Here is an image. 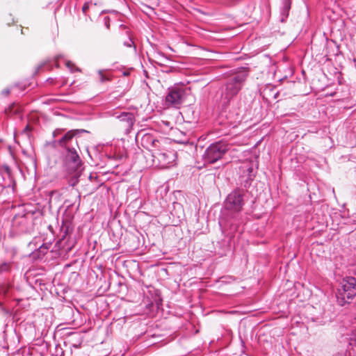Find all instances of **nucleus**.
Instances as JSON below:
<instances>
[{
    "instance_id": "nucleus-1",
    "label": "nucleus",
    "mask_w": 356,
    "mask_h": 356,
    "mask_svg": "<svg viewBox=\"0 0 356 356\" xmlns=\"http://www.w3.org/2000/svg\"><path fill=\"white\" fill-rule=\"evenodd\" d=\"M76 131L75 130L67 131L58 141L60 147H65L67 149L63 168L68 184L72 187L78 184L81 172V161L76 151L72 147Z\"/></svg>"
},
{
    "instance_id": "nucleus-2",
    "label": "nucleus",
    "mask_w": 356,
    "mask_h": 356,
    "mask_svg": "<svg viewBox=\"0 0 356 356\" xmlns=\"http://www.w3.org/2000/svg\"><path fill=\"white\" fill-rule=\"evenodd\" d=\"M248 71L243 70L229 76L225 83L221 86L220 102L223 106H227L241 90L247 77Z\"/></svg>"
},
{
    "instance_id": "nucleus-3",
    "label": "nucleus",
    "mask_w": 356,
    "mask_h": 356,
    "mask_svg": "<svg viewBox=\"0 0 356 356\" xmlns=\"http://www.w3.org/2000/svg\"><path fill=\"white\" fill-rule=\"evenodd\" d=\"M356 296V279L346 277L340 282L336 293L337 301L341 306L350 303Z\"/></svg>"
},
{
    "instance_id": "nucleus-4",
    "label": "nucleus",
    "mask_w": 356,
    "mask_h": 356,
    "mask_svg": "<svg viewBox=\"0 0 356 356\" xmlns=\"http://www.w3.org/2000/svg\"><path fill=\"white\" fill-rule=\"evenodd\" d=\"M166 145H163L152 155L154 165L161 168L174 165L177 159V153L174 150L168 149Z\"/></svg>"
},
{
    "instance_id": "nucleus-5",
    "label": "nucleus",
    "mask_w": 356,
    "mask_h": 356,
    "mask_svg": "<svg viewBox=\"0 0 356 356\" xmlns=\"http://www.w3.org/2000/svg\"><path fill=\"white\" fill-rule=\"evenodd\" d=\"M229 150V144L225 141H218L211 143L203 154L204 162L214 163L221 159Z\"/></svg>"
},
{
    "instance_id": "nucleus-6",
    "label": "nucleus",
    "mask_w": 356,
    "mask_h": 356,
    "mask_svg": "<svg viewBox=\"0 0 356 356\" xmlns=\"http://www.w3.org/2000/svg\"><path fill=\"white\" fill-rule=\"evenodd\" d=\"M244 193L241 189H236L230 193L225 202L226 209L234 213L240 212L244 205Z\"/></svg>"
},
{
    "instance_id": "nucleus-7",
    "label": "nucleus",
    "mask_w": 356,
    "mask_h": 356,
    "mask_svg": "<svg viewBox=\"0 0 356 356\" xmlns=\"http://www.w3.org/2000/svg\"><path fill=\"white\" fill-rule=\"evenodd\" d=\"M186 96V92L184 87L179 86H174L169 89L168 93L165 97V102L168 106L179 108L184 102Z\"/></svg>"
},
{
    "instance_id": "nucleus-8",
    "label": "nucleus",
    "mask_w": 356,
    "mask_h": 356,
    "mask_svg": "<svg viewBox=\"0 0 356 356\" xmlns=\"http://www.w3.org/2000/svg\"><path fill=\"white\" fill-rule=\"evenodd\" d=\"M141 145L150 151L152 155L156 150L161 148L163 145H168V142L165 138L156 139L153 135L145 134L141 138Z\"/></svg>"
},
{
    "instance_id": "nucleus-9",
    "label": "nucleus",
    "mask_w": 356,
    "mask_h": 356,
    "mask_svg": "<svg viewBox=\"0 0 356 356\" xmlns=\"http://www.w3.org/2000/svg\"><path fill=\"white\" fill-rule=\"evenodd\" d=\"M30 222L25 215H17L12 221L11 233L17 235L28 232Z\"/></svg>"
},
{
    "instance_id": "nucleus-10",
    "label": "nucleus",
    "mask_w": 356,
    "mask_h": 356,
    "mask_svg": "<svg viewBox=\"0 0 356 356\" xmlns=\"http://www.w3.org/2000/svg\"><path fill=\"white\" fill-rule=\"evenodd\" d=\"M118 118L120 122L125 123L126 129H131L134 124L135 118L133 113L124 112L122 113Z\"/></svg>"
},
{
    "instance_id": "nucleus-11",
    "label": "nucleus",
    "mask_w": 356,
    "mask_h": 356,
    "mask_svg": "<svg viewBox=\"0 0 356 356\" xmlns=\"http://www.w3.org/2000/svg\"><path fill=\"white\" fill-rule=\"evenodd\" d=\"M291 6V0H283L282 7L281 8L282 22H284V18L289 16V13Z\"/></svg>"
},
{
    "instance_id": "nucleus-12",
    "label": "nucleus",
    "mask_w": 356,
    "mask_h": 356,
    "mask_svg": "<svg viewBox=\"0 0 356 356\" xmlns=\"http://www.w3.org/2000/svg\"><path fill=\"white\" fill-rule=\"evenodd\" d=\"M35 243H36V241L35 240L33 241L30 242L29 245V247L34 246L35 248H37L38 250L39 253L42 254L43 255L47 253V250L49 249V248L51 246L50 243H42L40 245H39L38 248L37 245H35Z\"/></svg>"
},
{
    "instance_id": "nucleus-13",
    "label": "nucleus",
    "mask_w": 356,
    "mask_h": 356,
    "mask_svg": "<svg viewBox=\"0 0 356 356\" xmlns=\"http://www.w3.org/2000/svg\"><path fill=\"white\" fill-rule=\"evenodd\" d=\"M11 263L10 262H4L0 265V274H3L5 273H8L10 270L11 268Z\"/></svg>"
},
{
    "instance_id": "nucleus-14",
    "label": "nucleus",
    "mask_w": 356,
    "mask_h": 356,
    "mask_svg": "<svg viewBox=\"0 0 356 356\" xmlns=\"http://www.w3.org/2000/svg\"><path fill=\"white\" fill-rule=\"evenodd\" d=\"M98 75L101 83H104L106 81H108L111 80V79L108 76L104 74V70H99Z\"/></svg>"
},
{
    "instance_id": "nucleus-15",
    "label": "nucleus",
    "mask_w": 356,
    "mask_h": 356,
    "mask_svg": "<svg viewBox=\"0 0 356 356\" xmlns=\"http://www.w3.org/2000/svg\"><path fill=\"white\" fill-rule=\"evenodd\" d=\"M96 3H93L92 1L86 2L83 7H82V11L83 13L86 15L87 11L92 7L95 6Z\"/></svg>"
},
{
    "instance_id": "nucleus-16",
    "label": "nucleus",
    "mask_w": 356,
    "mask_h": 356,
    "mask_svg": "<svg viewBox=\"0 0 356 356\" xmlns=\"http://www.w3.org/2000/svg\"><path fill=\"white\" fill-rule=\"evenodd\" d=\"M65 65L72 72L75 71H79V68L74 67V64L71 61L67 60Z\"/></svg>"
},
{
    "instance_id": "nucleus-17",
    "label": "nucleus",
    "mask_w": 356,
    "mask_h": 356,
    "mask_svg": "<svg viewBox=\"0 0 356 356\" xmlns=\"http://www.w3.org/2000/svg\"><path fill=\"white\" fill-rule=\"evenodd\" d=\"M350 344H354L356 346V329L352 332L350 337Z\"/></svg>"
},
{
    "instance_id": "nucleus-18",
    "label": "nucleus",
    "mask_w": 356,
    "mask_h": 356,
    "mask_svg": "<svg viewBox=\"0 0 356 356\" xmlns=\"http://www.w3.org/2000/svg\"><path fill=\"white\" fill-rule=\"evenodd\" d=\"M124 45L127 47H131L134 45V41L129 37L126 41L124 42Z\"/></svg>"
},
{
    "instance_id": "nucleus-19",
    "label": "nucleus",
    "mask_w": 356,
    "mask_h": 356,
    "mask_svg": "<svg viewBox=\"0 0 356 356\" xmlns=\"http://www.w3.org/2000/svg\"><path fill=\"white\" fill-rule=\"evenodd\" d=\"M10 92V88H5L4 90H3L1 91V94L3 95V96H8Z\"/></svg>"
},
{
    "instance_id": "nucleus-20",
    "label": "nucleus",
    "mask_w": 356,
    "mask_h": 356,
    "mask_svg": "<svg viewBox=\"0 0 356 356\" xmlns=\"http://www.w3.org/2000/svg\"><path fill=\"white\" fill-rule=\"evenodd\" d=\"M240 1L241 0H229V1L227 3V5L229 6H232L236 4Z\"/></svg>"
},
{
    "instance_id": "nucleus-21",
    "label": "nucleus",
    "mask_w": 356,
    "mask_h": 356,
    "mask_svg": "<svg viewBox=\"0 0 356 356\" xmlns=\"http://www.w3.org/2000/svg\"><path fill=\"white\" fill-rule=\"evenodd\" d=\"M109 17H106L104 18V21H105V25L106 26L107 29H109L110 28V23H109Z\"/></svg>"
},
{
    "instance_id": "nucleus-22",
    "label": "nucleus",
    "mask_w": 356,
    "mask_h": 356,
    "mask_svg": "<svg viewBox=\"0 0 356 356\" xmlns=\"http://www.w3.org/2000/svg\"><path fill=\"white\" fill-rule=\"evenodd\" d=\"M31 131L29 125H26L24 129L23 130V133H28Z\"/></svg>"
},
{
    "instance_id": "nucleus-23",
    "label": "nucleus",
    "mask_w": 356,
    "mask_h": 356,
    "mask_svg": "<svg viewBox=\"0 0 356 356\" xmlns=\"http://www.w3.org/2000/svg\"><path fill=\"white\" fill-rule=\"evenodd\" d=\"M115 13V10H103L102 12V13Z\"/></svg>"
},
{
    "instance_id": "nucleus-24",
    "label": "nucleus",
    "mask_w": 356,
    "mask_h": 356,
    "mask_svg": "<svg viewBox=\"0 0 356 356\" xmlns=\"http://www.w3.org/2000/svg\"><path fill=\"white\" fill-rule=\"evenodd\" d=\"M129 74V72H123V75L124 76H128Z\"/></svg>"
},
{
    "instance_id": "nucleus-25",
    "label": "nucleus",
    "mask_w": 356,
    "mask_h": 356,
    "mask_svg": "<svg viewBox=\"0 0 356 356\" xmlns=\"http://www.w3.org/2000/svg\"><path fill=\"white\" fill-rule=\"evenodd\" d=\"M58 131H59V130H56V131H54V136H56V134Z\"/></svg>"
},
{
    "instance_id": "nucleus-26",
    "label": "nucleus",
    "mask_w": 356,
    "mask_h": 356,
    "mask_svg": "<svg viewBox=\"0 0 356 356\" xmlns=\"http://www.w3.org/2000/svg\"><path fill=\"white\" fill-rule=\"evenodd\" d=\"M53 81V79L51 78H49V79H47V81L51 83V81Z\"/></svg>"
},
{
    "instance_id": "nucleus-27",
    "label": "nucleus",
    "mask_w": 356,
    "mask_h": 356,
    "mask_svg": "<svg viewBox=\"0 0 356 356\" xmlns=\"http://www.w3.org/2000/svg\"><path fill=\"white\" fill-rule=\"evenodd\" d=\"M252 168H248V171H249L250 172H252Z\"/></svg>"
}]
</instances>
